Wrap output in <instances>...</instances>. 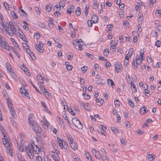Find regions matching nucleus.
Masks as SVG:
<instances>
[{
	"mask_svg": "<svg viewBox=\"0 0 161 161\" xmlns=\"http://www.w3.org/2000/svg\"><path fill=\"white\" fill-rule=\"evenodd\" d=\"M21 68L22 70H23L24 71L26 72V73H29V70L28 69L25 67L24 64H23L21 66Z\"/></svg>",
	"mask_w": 161,
	"mask_h": 161,
	"instance_id": "21",
	"label": "nucleus"
},
{
	"mask_svg": "<svg viewBox=\"0 0 161 161\" xmlns=\"http://www.w3.org/2000/svg\"><path fill=\"white\" fill-rule=\"evenodd\" d=\"M34 37L36 39H38L40 38V34L38 33H36L34 35Z\"/></svg>",
	"mask_w": 161,
	"mask_h": 161,
	"instance_id": "50",
	"label": "nucleus"
},
{
	"mask_svg": "<svg viewBox=\"0 0 161 161\" xmlns=\"http://www.w3.org/2000/svg\"><path fill=\"white\" fill-rule=\"evenodd\" d=\"M58 139H59V140L58 141V143L59 144V146L60 147L63 149V147H64V146H63V144L62 142V139L61 140L60 138L59 137H57L58 140Z\"/></svg>",
	"mask_w": 161,
	"mask_h": 161,
	"instance_id": "27",
	"label": "nucleus"
},
{
	"mask_svg": "<svg viewBox=\"0 0 161 161\" xmlns=\"http://www.w3.org/2000/svg\"><path fill=\"white\" fill-rule=\"evenodd\" d=\"M52 19V18H50L49 19V23H48V26L50 28H52L53 27V23Z\"/></svg>",
	"mask_w": 161,
	"mask_h": 161,
	"instance_id": "23",
	"label": "nucleus"
},
{
	"mask_svg": "<svg viewBox=\"0 0 161 161\" xmlns=\"http://www.w3.org/2000/svg\"><path fill=\"white\" fill-rule=\"evenodd\" d=\"M19 37L23 41H25L26 40V38L25 37V36L24 35L23 33L21 31L19 33Z\"/></svg>",
	"mask_w": 161,
	"mask_h": 161,
	"instance_id": "20",
	"label": "nucleus"
},
{
	"mask_svg": "<svg viewBox=\"0 0 161 161\" xmlns=\"http://www.w3.org/2000/svg\"><path fill=\"white\" fill-rule=\"evenodd\" d=\"M40 90L42 91L43 90V89L44 88V91L43 92V93H48V91L47 90V89L44 88V86L43 85H40Z\"/></svg>",
	"mask_w": 161,
	"mask_h": 161,
	"instance_id": "30",
	"label": "nucleus"
},
{
	"mask_svg": "<svg viewBox=\"0 0 161 161\" xmlns=\"http://www.w3.org/2000/svg\"><path fill=\"white\" fill-rule=\"evenodd\" d=\"M37 79L40 83H43L44 81L42 77L40 75L38 74L37 76Z\"/></svg>",
	"mask_w": 161,
	"mask_h": 161,
	"instance_id": "16",
	"label": "nucleus"
},
{
	"mask_svg": "<svg viewBox=\"0 0 161 161\" xmlns=\"http://www.w3.org/2000/svg\"><path fill=\"white\" fill-rule=\"evenodd\" d=\"M41 104L42 106L43 107V108L44 109V110L47 111L48 110L47 109V107L46 106V105L43 101H41Z\"/></svg>",
	"mask_w": 161,
	"mask_h": 161,
	"instance_id": "40",
	"label": "nucleus"
},
{
	"mask_svg": "<svg viewBox=\"0 0 161 161\" xmlns=\"http://www.w3.org/2000/svg\"><path fill=\"white\" fill-rule=\"evenodd\" d=\"M108 84L109 86L110 85L111 86L113 87L114 86V84L113 81L110 79H108L107 80Z\"/></svg>",
	"mask_w": 161,
	"mask_h": 161,
	"instance_id": "19",
	"label": "nucleus"
},
{
	"mask_svg": "<svg viewBox=\"0 0 161 161\" xmlns=\"http://www.w3.org/2000/svg\"><path fill=\"white\" fill-rule=\"evenodd\" d=\"M87 24L89 27H91L92 25V24L91 20H88L87 21Z\"/></svg>",
	"mask_w": 161,
	"mask_h": 161,
	"instance_id": "63",
	"label": "nucleus"
},
{
	"mask_svg": "<svg viewBox=\"0 0 161 161\" xmlns=\"http://www.w3.org/2000/svg\"><path fill=\"white\" fill-rule=\"evenodd\" d=\"M4 6L5 7L6 9L9 10V5H8L7 3L4 2L3 3Z\"/></svg>",
	"mask_w": 161,
	"mask_h": 161,
	"instance_id": "44",
	"label": "nucleus"
},
{
	"mask_svg": "<svg viewBox=\"0 0 161 161\" xmlns=\"http://www.w3.org/2000/svg\"><path fill=\"white\" fill-rule=\"evenodd\" d=\"M54 10L56 11V12L54 13V14L56 15V14H57L58 11H59L60 9V8L58 7V6H55L53 8Z\"/></svg>",
	"mask_w": 161,
	"mask_h": 161,
	"instance_id": "29",
	"label": "nucleus"
},
{
	"mask_svg": "<svg viewBox=\"0 0 161 161\" xmlns=\"http://www.w3.org/2000/svg\"><path fill=\"white\" fill-rule=\"evenodd\" d=\"M115 106L116 108H118L120 105V102L117 100H115L114 102Z\"/></svg>",
	"mask_w": 161,
	"mask_h": 161,
	"instance_id": "41",
	"label": "nucleus"
},
{
	"mask_svg": "<svg viewBox=\"0 0 161 161\" xmlns=\"http://www.w3.org/2000/svg\"><path fill=\"white\" fill-rule=\"evenodd\" d=\"M22 45L24 48H25L26 49V51L29 49V47L28 46V45L25 43H22Z\"/></svg>",
	"mask_w": 161,
	"mask_h": 161,
	"instance_id": "48",
	"label": "nucleus"
},
{
	"mask_svg": "<svg viewBox=\"0 0 161 161\" xmlns=\"http://www.w3.org/2000/svg\"><path fill=\"white\" fill-rule=\"evenodd\" d=\"M41 123L42 125L43 128L45 129L48 128L49 125V122L46 119H44V121L41 120Z\"/></svg>",
	"mask_w": 161,
	"mask_h": 161,
	"instance_id": "8",
	"label": "nucleus"
},
{
	"mask_svg": "<svg viewBox=\"0 0 161 161\" xmlns=\"http://www.w3.org/2000/svg\"><path fill=\"white\" fill-rule=\"evenodd\" d=\"M0 47L2 48H4L6 50L8 51H10V49L9 48V46L8 44L5 41H2L0 43Z\"/></svg>",
	"mask_w": 161,
	"mask_h": 161,
	"instance_id": "4",
	"label": "nucleus"
},
{
	"mask_svg": "<svg viewBox=\"0 0 161 161\" xmlns=\"http://www.w3.org/2000/svg\"><path fill=\"white\" fill-rule=\"evenodd\" d=\"M18 158L19 161H25V160L22 156H18Z\"/></svg>",
	"mask_w": 161,
	"mask_h": 161,
	"instance_id": "53",
	"label": "nucleus"
},
{
	"mask_svg": "<svg viewBox=\"0 0 161 161\" xmlns=\"http://www.w3.org/2000/svg\"><path fill=\"white\" fill-rule=\"evenodd\" d=\"M82 42V40L81 39H79V40H75L73 42V44L74 46H82V45L80 44V42Z\"/></svg>",
	"mask_w": 161,
	"mask_h": 161,
	"instance_id": "12",
	"label": "nucleus"
},
{
	"mask_svg": "<svg viewBox=\"0 0 161 161\" xmlns=\"http://www.w3.org/2000/svg\"><path fill=\"white\" fill-rule=\"evenodd\" d=\"M7 103L8 105V107L9 108L13 107V104L12 101L9 100L7 99Z\"/></svg>",
	"mask_w": 161,
	"mask_h": 161,
	"instance_id": "26",
	"label": "nucleus"
},
{
	"mask_svg": "<svg viewBox=\"0 0 161 161\" xmlns=\"http://www.w3.org/2000/svg\"><path fill=\"white\" fill-rule=\"evenodd\" d=\"M130 85L132 89V91L133 92H136V89L135 85L134 84V83L132 81L130 82Z\"/></svg>",
	"mask_w": 161,
	"mask_h": 161,
	"instance_id": "18",
	"label": "nucleus"
},
{
	"mask_svg": "<svg viewBox=\"0 0 161 161\" xmlns=\"http://www.w3.org/2000/svg\"><path fill=\"white\" fill-rule=\"evenodd\" d=\"M155 156V155L153 154H151L150 155L147 156V157L149 160L151 161L154 158Z\"/></svg>",
	"mask_w": 161,
	"mask_h": 161,
	"instance_id": "31",
	"label": "nucleus"
},
{
	"mask_svg": "<svg viewBox=\"0 0 161 161\" xmlns=\"http://www.w3.org/2000/svg\"><path fill=\"white\" fill-rule=\"evenodd\" d=\"M102 160L103 161H108V159L106 155V154H103V156H102Z\"/></svg>",
	"mask_w": 161,
	"mask_h": 161,
	"instance_id": "36",
	"label": "nucleus"
},
{
	"mask_svg": "<svg viewBox=\"0 0 161 161\" xmlns=\"http://www.w3.org/2000/svg\"><path fill=\"white\" fill-rule=\"evenodd\" d=\"M98 18L96 14H93L92 18V20L93 23H96L98 20Z\"/></svg>",
	"mask_w": 161,
	"mask_h": 161,
	"instance_id": "13",
	"label": "nucleus"
},
{
	"mask_svg": "<svg viewBox=\"0 0 161 161\" xmlns=\"http://www.w3.org/2000/svg\"><path fill=\"white\" fill-rule=\"evenodd\" d=\"M131 78H132V80L134 82H136L137 79H136V76L135 75H132L131 76Z\"/></svg>",
	"mask_w": 161,
	"mask_h": 161,
	"instance_id": "49",
	"label": "nucleus"
},
{
	"mask_svg": "<svg viewBox=\"0 0 161 161\" xmlns=\"http://www.w3.org/2000/svg\"><path fill=\"white\" fill-rule=\"evenodd\" d=\"M147 61L149 63H151L152 62V59L151 57L148 56L147 57Z\"/></svg>",
	"mask_w": 161,
	"mask_h": 161,
	"instance_id": "58",
	"label": "nucleus"
},
{
	"mask_svg": "<svg viewBox=\"0 0 161 161\" xmlns=\"http://www.w3.org/2000/svg\"><path fill=\"white\" fill-rule=\"evenodd\" d=\"M11 146H8L7 147H6V149L7 152L10 154V155L12 157L13 155V153L12 152V151L11 150V149L10 147Z\"/></svg>",
	"mask_w": 161,
	"mask_h": 161,
	"instance_id": "15",
	"label": "nucleus"
},
{
	"mask_svg": "<svg viewBox=\"0 0 161 161\" xmlns=\"http://www.w3.org/2000/svg\"><path fill=\"white\" fill-rule=\"evenodd\" d=\"M111 129L113 132L114 134H117L119 132V130L118 129H115L114 127H111Z\"/></svg>",
	"mask_w": 161,
	"mask_h": 161,
	"instance_id": "28",
	"label": "nucleus"
},
{
	"mask_svg": "<svg viewBox=\"0 0 161 161\" xmlns=\"http://www.w3.org/2000/svg\"><path fill=\"white\" fill-rule=\"evenodd\" d=\"M92 151L94 153H95V157L97 158L100 159L102 158V156L100 155L98 151L96 150L93 149Z\"/></svg>",
	"mask_w": 161,
	"mask_h": 161,
	"instance_id": "7",
	"label": "nucleus"
},
{
	"mask_svg": "<svg viewBox=\"0 0 161 161\" xmlns=\"http://www.w3.org/2000/svg\"><path fill=\"white\" fill-rule=\"evenodd\" d=\"M10 28V29L9 31L8 32V33L10 36H12L16 34V29L13 25H11Z\"/></svg>",
	"mask_w": 161,
	"mask_h": 161,
	"instance_id": "5",
	"label": "nucleus"
},
{
	"mask_svg": "<svg viewBox=\"0 0 161 161\" xmlns=\"http://www.w3.org/2000/svg\"><path fill=\"white\" fill-rule=\"evenodd\" d=\"M88 69V67L86 66H84L83 67L81 68V70L82 72L84 73L86 72V71Z\"/></svg>",
	"mask_w": 161,
	"mask_h": 161,
	"instance_id": "45",
	"label": "nucleus"
},
{
	"mask_svg": "<svg viewBox=\"0 0 161 161\" xmlns=\"http://www.w3.org/2000/svg\"><path fill=\"white\" fill-rule=\"evenodd\" d=\"M42 158L41 157L37 156L36 157V161H42Z\"/></svg>",
	"mask_w": 161,
	"mask_h": 161,
	"instance_id": "56",
	"label": "nucleus"
},
{
	"mask_svg": "<svg viewBox=\"0 0 161 161\" xmlns=\"http://www.w3.org/2000/svg\"><path fill=\"white\" fill-rule=\"evenodd\" d=\"M0 129L1 131L2 132V133L3 135V136L4 137H6V131L3 128V127H1L0 126Z\"/></svg>",
	"mask_w": 161,
	"mask_h": 161,
	"instance_id": "34",
	"label": "nucleus"
},
{
	"mask_svg": "<svg viewBox=\"0 0 161 161\" xmlns=\"http://www.w3.org/2000/svg\"><path fill=\"white\" fill-rule=\"evenodd\" d=\"M29 54L30 56H31V55H32L33 56H34V54L33 52L31 51L30 49H28L26 51Z\"/></svg>",
	"mask_w": 161,
	"mask_h": 161,
	"instance_id": "52",
	"label": "nucleus"
},
{
	"mask_svg": "<svg viewBox=\"0 0 161 161\" xmlns=\"http://www.w3.org/2000/svg\"><path fill=\"white\" fill-rule=\"evenodd\" d=\"M59 153L58 151L57 152H56V153L54 152L50 151L49 152V155L55 161H58L59 157L58 155V153Z\"/></svg>",
	"mask_w": 161,
	"mask_h": 161,
	"instance_id": "2",
	"label": "nucleus"
},
{
	"mask_svg": "<svg viewBox=\"0 0 161 161\" xmlns=\"http://www.w3.org/2000/svg\"><path fill=\"white\" fill-rule=\"evenodd\" d=\"M148 111L147 108L145 106L142 107L140 110V113L141 114H144Z\"/></svg>",
	"mask_w": 161,
	"mask_h": 161,
	"instance_id": "14",
	"label": "nucleus"
},
{
	"mask_svg": "<svg viewBox=\"0 0 161 161\" xmlns=\"http://www.w3.org/2000/svg\"><path fill=\"white\" fill-rule=\"evenodd\" d=\"M32 127L33 130L38 133H40L42 131V129L36 123L32 125Z\"/></svg>",
	"mask_w": 161,
	"mask_h": 161,
	"instance_id": "3",
	"label": "nucleus"
},
{
	"mask_svg": "<svg viewBox=\"0 0 161 161\" xmlns=\"http://www.w3.org/2000/svg\"><path fill=\"white\" fill-rule=\"evenodd\" d=\"M96 102L97 103H99V104H98L99 106H101L104 103L103 100L102 99H100V100L99 99L97 98L96 99Z\"/></svg>",
	"mask_w": 161,
	"mask_h": 161,
	"instance_id": "25",
	"label": "nucleus"
},
{
	"mask_svg": "<svg viewBox=\"0 0 161 161\" xmlns=\"http://www.w3.org/2000/svg\"><path fill=\"white\" fill-rule=\"evenodd\" d=\"M63 113H64V116H65V117L64 116V117L65 118V119L66 120H67L68 121V123L69 124V121L68 120V117H67V115L66 114L65 112L63 111Z\"/></svg>",
	"mask_w": 161,
	"mask_h": 161,
	"instance_id": "60",
	"label": "nucleus"
},
{
	"mask_svg": "<svg viewBox=\"0 0 161 161\" xmlns=\"http://www.w3.org/2000/svg\"><path fill=\"white\" fill-rule=\"evenodd\" d=\"M52 6L51 5H47L46 7V9L48 12H50L52 9Z\"/></svg>",
	"mask_w": 161,
	"mask_h": 161,
	"instance_id": "35",
	"label": "nucleus"
},
{
	"mask_svg": "<svg viewBox=\"0 0 161 161\" xmlns=\"http://www.w3.org/2000/svg\"><path fill=\"white\" fill-rule=\"evenodd\" d=\"M69 143L70 145L71 148L74 150H75L77 148V145L75 142L71 141L69 142Z\"/></svg>",
	"mask_w": 161,
	"mask_h": 161,
	"instance_id": "10",
	"label": "nucleus"
},
{
	"mask_svg": "<svg viewBox=\"0 0 161 161\" xmlns=\"http://www.w3.org/2000/svg\"><path fill=\"white\" fill-rule=\"evenodd\" d=\"M24 90H23L21 88H20L19 90V92L21 93H23L24 94V96H25L26 97H28L29 94L24 89Z\"/></svg>",
	"mask_w": 161,
	"mask_h": 161,
	"instance_id": "17",
	"label": "nucleus"
},
{
	"mask_svg": "<svg viewBox=\"0 0 161 161\" xmlns=\"http://www.w3.org/2000/svg\"><path fill=\"white\" fill-rule=\"evenodd\" d=\"M75 12L77 15L80 16L81 13L80 8L79 7H77Z\"/></svg>",
	"mask_w": 161,
	"mask_h": 161,
	"instance_id": "33",
	"label": "nucleus"
},
{
	"mask_svg": "<svg viewBox=\"0 0 161 161\" xmlns=\"http://www.w3.org/2000/svg\"><path fill=\"white\" fill-rule=\"evenodd\" d=\"M161 44V42L159 40H158L155 42V45L158 47H159L160 46V45Z\"/></svg>",
	"mask_w": 161,
	"mask_h": 161,
	"instance_id": "51",
	"label": "nucleus"
},
{
	"mask_svg": "<svg viewBox=\"0 0 161 161\" xmlns=\"http://www.w3.org/2000/svg\"><path fill=\"white\" fill-rule=\"evenodd\" d=\"M116 49V47L115 46L112 47H111L110 48V50L112 52H114L115 51V50Z\"/></svg>",
	"mask_w": 161,
	"mask_h": 161,
	"instance_id": "64",
	"label": "nucleus"
},
{
	"mask_svg": "<svg viewBox=\"0 0 161 161\" xmlns=\"http://www.w3.org/2000/svg\"><path fill=\"white\" fill-rule=\"evenodd\" d=\"M128 102H129L130 105L132 108L135 107V105L134 103L129 98L128 99Z\"/></svg>",
	"mask_w": 161,
	"mask_h": 161,
	"instance_id": "38",
	"label": "nucleus"
},
{
	"mask_svg": "<svg viewBox=\"0 0 161 161\" xmlns=\"http://www.w3.org/2000/svg\"><path fill=\"white\" fill-rule=\"evenodd\" d=\"M27 149H26L27 152L28 153L29 156L30 158L33 159L34 157V153H33L31 152V148L27 147Z\"/></svg>",
	"mask_w": 161,
	"mask_h": 161,
	"instance_id": "11",
	"label": "nucleus"
},
{
	"mask_svg": "<svg viewBox=\"0 0 161 161\" xmlns=\"http://www.w3.org/2000/svg\"><path fill=\"white\" fill-rule=\"evenodd\" d=\"M144 50L143 49H142L141 50L140 52V55L142 57V58H143V55H144Z\"/></svg>",
	"mask_w": 161,
	"mask_h": 161,
	"instance_id": "57",
	"label": "nucleus"
},
{
	"mask_svg": "<svg viewBox=\"0 0 161 161\" xmlns=\"http://www.w3.org/2000/svg\"><path fill=\"white\" fill-rule=\"evenodd\" d=\"M13 44L14 46L16 48V50L18 52H20V48H19V46L18 44L16 42H15V43H13Z\"/></svg>",
	"mask_w": 161,
	"mask_h": 161,
	"instance_id": "32",
	"label": "nucleus"
},
{
	"mask_svg": "<svg viewBox=\"0 0 161 161\" xmlns=\"http://www.w3.org/2000/svg\"><path fill=\"white\" fill-rule=\"evenodd\" d=\"M86 54L87 56L89 57L91 59L93 58L94 56L92 54H90L89 53H86Z\"/></svg>",
	"mask_w": 161,
	"mask_h": 161,
	"instance_id": "59",
	"label": "nucleus"
},
{
	"mask_svg": "<svg viewBox=\"0 0 161 161\" xmlns=\"http://www.w3.org/2000/svg\"><path fill=\"white\" fill-rule=\"evenodd\" d=\"M72 122L75 126L79 129H81L83 128L82 125H81L80 121L77 119L74 118L72 119Z\"/></svg>",
	"mask_w": 161,
	"mask_h": 161,
	"instance_id": "1",
	"label": "nucleus"
},
{
	"mask_svg": "<svg viewBox=\"0 0 161 161\" xmlns=\"http://www.w3.org/2000/svg\"><path fill=\"white\" fill-rule=\"evenodd\" d=\"M155 14L157 16H161V10H157Z\"/></svg>",
	"mask_w": 161,
	"mask_h": 161,
	"instance_id": "42",
	"label": "nucleus"
},
{
	"mask_svg": "<svg viewBox=\"0 0 161 161\" xmlns=\"http://www.w3.org/2000/svg\"><path fill=\"white\" fill-rule=\"evenodd\" d=\"M35 47L37 51H38L40 53H42L44 51L41 48V47H39V46H38L36 44Z\"/></svg>",
	"mask_w": 161,
	"mask_h": 161,
	"instance_id": "37",
	"label": "nucleus"
},
{
	"mask_svg": "<svg viewBox=\"0 0 161 161\" xmlns=\"http://www.w3.org/2000/svg\"><path fill=\"white\" fill-rule=\"evenodd\" d=\"M122 67V66L121 65H120L119 64H117L115 67V69L116 70V71L117 73H118L119 72V69H120V70H121V68Z\"/></svg>",
	"mask_w": 161,
	"mask_h": 161,
	"instance_id": "22",
	"label": "nucleus"
},
{
	"mask_svg": "<svg viewBox=\"0 0 161 161\" xmlns=\"http://www.w3.org/2000/svg\"><path fill=\"white\" fill-rule=\"evenodd\" d=\"M30 147H31V148L33 149V151L35 152V153L37 154H38L41 152V149L39 147L37 148L38 151H37V150L35 151L34 149L35 148L34 147L32 144H31Z\"/></svg>",
	"mask_w": 161,
	"mask_h": 161,
	"instance_id": "24",
	"label": "nucleus"
},
{
	"mask_svg": "<svg viewBox=\"0 0 161 161\" xmlns=\"http://www.w3.org/2000/svg\"><path fill=\"white\" fill-rule=\"evenodd\" d=\"M148 122H147V121L145 122V123L143 124L142 125V128H144L146 126H148Z\"/></svg>",
	"mask_w": 161,
	"mask_h": 161,
	"instance_id": "62",
	"label": "nucleus"
},
{
	"mask_svg": "<svg viewBox=\"0 0 161 161\" xmlns=\"http://www.w3.org/2000/svg\"><path fill=\"white\" fill-rule=\"evenodd\" d=\"M98 130L99 132H101L102 134L104 136L106 135V134L105 133V131L102 129L101 128L99 127L98 129Z\"/></svg>",
	"mask_w": 161,
	"mask_h": 161,
	"instance_id": "39",
	"label": "nucleus"
},
{
	"mask_svg": "<svg viewBox=\"0 0 161 161\" xmlns=\"http://www.w3.org/2000/svg\"><path fill=\"white\" fill-rule=\"evenodd\" d=\"M32 114H30L28 118L29 124L32 125L36 123L35 121V118L33 117Z\"/></svg>",
	"mask_w": 161,
	"mask_h": 161,
	"instance_id": "9",
	"label": "nucleus"
},
{
	"mask_svg": "<svg viewBox=\"0 0 161 161\" xmlns=\"http://www.w3.org/2000/svg\"><path fill=\"white\" fill-rule=\"evenodd\" d=\"M69 10H70V12H72L74 10V7L73 5H69Z\"/></svg>",
	"mask_w": 161,
	"mask_h": 161,
	"instance_id": "55",
	"label": "nucleus"
},
{
	"mask_svg": "<svg viewBox=\"0 0 161 161\" xmlns=\"http://www.w3.org/2000/svg\"><path fill=\"white\" fill-rule=\"evenodd\" d=\"M4 138H3V144L5 147H7L8 146H11L12 144L10 143H9V139L8 138V137H4Z\"/></svg>",
	"mask_w": 161,
	"mask_h": 161,
	"instance_id": "6",
	"label": "nucleus"
},
{
	"mask_svg": "<svg viewBox=\"0 0 161 161\" xmlns=\"http://www.w3.org/2000/svg\"><path fill=\"white\" fill-rule=\"evenodd\" d=\"M80 84L81 85H83L85 83V80L83 79L80 78Z\"/></svg>",
	"mask_w": 161,
	"mask_h": 161,
	"instance_id": "61",
	"label": "nucleus"
},
{
	"mask_svg": "<svg viewBox=\"0 0 161 161\" xmlns=\"http://www.w3.org/2000/svg\"><path fill=\"white\" fill-rule=\"evenodd\" d=\"M83 95H84V98L85 99H88L90 98V96L88 94L86 95L85 93H83Z\"/></svg>",
	"mask_w": 161,
	"mask_h": 161,
	"instance_id": "47",
	"label": "nucleus"
},
{
	"mask_svg": "<svg viewBox=\"0 0 161 161\" xmlns=\"http://www.w3.org/2000/svg\"><path fill=\"white\" fill-rule=\"evenodd\" d=\"M66 67L67 69L69 70H71L72 69V66L69 64L66 65Z\"/></svg>",
	"mask_w": 161,
	"mask_h": 161,
	"instance_id": "54",
	"label": "nucleus"
},
{
	"mask_svg": "<svg viewBox=\"0 0 161 161\" xmlns=\"http://www.w3.org/2000/svg\"><path fill=\"white\" fill-rule=\"evenodd\" d=\"M143 60V59L142 58V59H141V60H136V69L137 68V64H141V63L142 62V60Z\"/></svg>",
	"mask_w": 161,
	"mask_h": 161,
	"instance_id": "43",
	"label": "nucleus"
},
{
	"mask_svg": "<svg viewBox=\"0 0 161 161\" xmlns=\"http://www.w3.org/2000/svg\"><path fill=\"white\" fill-rule=\"evenodd\" d=\"M109 53V52L107 49H105L104 51L103 54L105 56H107Z\"/></svg>",
	"mask_w": 161,
	"mask_h": 161,
	"instance_id": "46",
	"label": "nucleus"
}]
</instances>
